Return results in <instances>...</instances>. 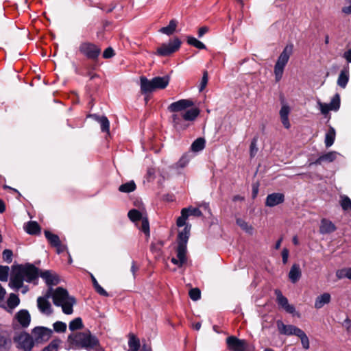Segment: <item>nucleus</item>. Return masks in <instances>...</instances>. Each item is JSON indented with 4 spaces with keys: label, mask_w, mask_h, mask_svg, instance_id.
I'll return each mask as SVG.
<instances>
[{
    "label": "nucleus",
    "mask_w": 351,
    "mask_h": 351,
    "mask_svg": "<svg viewBox=\"0 0 351 351\" xmlns=\"http://www.w3.org/2000/svg\"><path fill=\"white\" fill-rule=\"evenodd\" d=\"M51 293V289H49L45 296L38 297L37 299V306L39 311L45 315H50L52 313L51 305L48 300Z\"/></svg>",
    "instance_id": "obj_14"
},
{
    "label": "nucleus",
    "mask_w": 351,
    "mask_h": 351,
    "mask_svg": "<svg viewBox=\"0 0 351 351\" xmlns=\"http://www.w3.org/2000/svg\"><path fill=\"white\" fill-rule=\"evenodd\" d=\"M199 114V110L195 108H191L182 112L186 123L194 121Z\"/></svg>",
    "instance_id": "obj_27"
},
{
    "label": "nucleus",
    "mask_w": 351,
    "mask_h": 351,
    "mask_svg": "<svg viewBox=\"0 0 351 351\" xmlns=\"http://www.w3.org/2000/svg\"><path fill=\"white\" fill-rule=\"evenodd\" d=\"M40 269L31 263L12 266L10 282L8 285H23L24 282L32 283L39 277Z\"/></svg>",
    "instance_id": "obj_1"
},
{
    "label": "nucleus",
    "mask_w": 351,
    "mask_h": 351,
    "mask_svg": "<svg viewBox=\"0 0 351 351\" xmlns=\"http://www.w3.org/2000/svg\"><path fill=\"white\" fill-rule=\"evenodd\" d=\"M95 291L97 293H98L99 295L108 297V296H112V294L108 293L103 287H95Z\"/></svg>",
    "instance_id": "obj_59"
},
{
    "label": "nucleus",
    "mask_w": 351,
    "mask_h": 351,
    "mask_svg": "<svg viewBox=\"0 0 351 351\" xmlns=\"http://www.w3.org/2000/svg\"><path fill=\"white\" fill-rule=\"evenodd\" d=\"M322 156L324 162H331L335 160L337 156H340V154L337 152L332 151Z\"/></svg>",
    "instance_id": "obj_44"
},
{
    "label": "nucleus",
    "mask_w": 351,
    "mask_h": 351,
    "mask_svg": "<svg viewBox=\"0 0 351 351\" xmlns=\"http://www.w3.org/2000/svg\"><path fill=\"white\" fill-rule=\"evenodd\" d=\"M92 117H93L95 120H97L100 123L101 130L102 132H109L110 122L106 117H99L96 114H93Z\"/></svg>",
    "instance_id": "obj_30"
},
{
    "label": "nucleus",
    "mask_w": 351,
    "mask_h": 351,
    "mask_svg": "<svg viewBox=\"0 0 351 351\" xmlns=\"http://www.w3.org/2000/svg\"><path fill=\"white\" fill-rule=\"evenodd\" d=\"M343 58L346 60L348 63L351 62V48L343 53Z\"/></svg>",
    "instance_id": "obj_63"
},
{
    "label": "nucleus",
    "mask_w": 351,
    "mask_h": 351,
    "mask_svg": "<svg viewBox=\"0 0 351 351\" xmlns=\"http://www.w3.org/2000/svg\"><path fill=\"white\" fill-rule=\"evenodd\" d=\"M258 152V147H257V139L253 138L250 147V157L253 158L256 156V154Z\"/></svg>",
    "instance_id": "obj_51"
},
{
    "label": "nucleus",
    "mask_w": 351,
    "mask_h": 351,
    "mask_svg": "<svg viewBox=\"0 0 351 351\" xmlns=\"http://www.w3.org/2000/svg\"><path fill=\"white\" fill-rule=\"evenodd\" d=\"M185 208L188 209L187 214H189V215H193L195 217H201L202 215V211L198 208H193L190 206Z\"/></svg>",
    "instance_id": "obj_52"
},
{
    "label": "nucleus",
    "mask_w": 351,
    "mask_h": 351,
    "mask_svg": "<svg viewBox=\"0 0 351 351\" xmlns=\"http://www.w3.org/2000/svg\"><path fill=\"white\" fill-rule=\"evenodd\" d=\"M67 341L70 347L73 349L104 351L97 337L93 335L89 330L72 333L68 336Z\"/></svg>",
    "instance_id": "obj_2"
},
{
    "label": "nucleus",
    "mask_w": 351,
    "mask_h": 351,
    "mask_svg": "<svg viewBox=\"0 0 351 351\" xmlns=\"http://www.w3.org/2000/svg\"><path fill=\"white\" fill-rule=\"evenodd\" d=\"M11 345V339L5 334H0V351H9Z\"/></svg>",
    "instance_id": "obj_29"
},
{
    "label": "nucleus",
    "mask_w": 351,
    "mask_h": 351,
    "mask_svg": "<svg viewBox=\"0 0 351 351\" xmlns=\"http://www.w3.org/2000/svg\"><path fill=\"white\" fill-rule=\"evenodd\" d=\"M237 224L245 232L252 234L254 228L251 225H249L245 221L242 219H237Z\"/></svg>",
    "instance_id": "obj_37"
},
{
    "label": "nucleus",
    "mask_w": 351,
    "mask_h": 351,
    "mask_svg": "<svg viewBox=\"0 0 351 351\" xmlns=\"http://www.w3.org/2000/svg\"><path fill=\"white\" fill-rule=\"evenodd\" d=\"M129 219L138 226V222L144 217L143 214L136 209H132L128 212Z\"/></svg>",
    "instance_id": "obj_31"
},
{
    "label": "nucleus",
    "mask_w": 351,
    "mask_h": 351,
    "mask_svg": "<svg viewBox=\"0 0 351 351\" xmlns=\"http://www.w3.org/2000/svg\"><path fill=\"white\" fill-rule=\"evenodd\" d=\"M80 52L88 59L97 60L101 53L99 46L89 42H83L79 46Z\"/></svg>",
    "instance_id": "obj_8"
},
{
    "label": "nucleus",
    "mask_w": 351,
    "mask_h": 351,
    "mask_svg": "<svg viewBox=\"0 0 351 351\" xmlns=\"http://www.w3.org/2000/svg\"><path fill=\"white\" fill-rule=\"evenodd\" d=\"M335 230L336 226L331 221L326 219H322L319 226V232L321 234H330L335 231Z\"/></svg>",
    "instance_id": "obj_20"
},
{
    "label": "nucleus",
    "mask_w": 351,
    "mask_h": 351,
    "mask_svg": "<svg viewBox=\"0 0 351 351\" xmlns=\"http://www.w3.org/2000/svg\"><path fill=\"white\" fill-rule=\"evenodd\" d=\"M285 201V195L281 193L269 194L265 200V205L269 207L276 206Z\"/></svg>",
    "instance_id": "obj_18"
},
{
    "label": "nucleus",
    "mask_w": 351,
    "mask_h": 351,
    "mask_svg": "<svg viewBox=\"0 0 351 351\" xmlns=\"http://www.w3.org/2000/svg\"><path fill=\"white\" fill-rule=\"evenodd\" d=\"M296 336L300 339L303 348L308 350L309 348L310 343L306 333L302 329H300Z\"/></svg>",
    "instance_id": "obj_39"
},
{
    "label": "nucleus",
    "mask_w": 351,
    "mask_h": 351,
    "mask_svg": "<svg viewBox=\"0 0 351 351\" xmlns=\"http://www.w3.org/2000/svg\"><path fill=\"white\" fill-rule=\"evenodd\" d=\"M129 351H138L141 344L139 339L134 335H129Z\"/></svg>",
    "instance_id": "obj_28"
},
{
    "label": "nucleus",
    "mask_w": 351,
    "mask_h": 351,
    "mask_svg": "<svg viewBox=\"0 0 351 351\" xmlns=\"http://www.w3.org/2000/svg\"><path fill=\"white\" fill-rule=\"evenodd\" d=\"M208 80V73H207V71H204L203 73V76H202V81H201L199 88V91H202L205 88V87L207 85Z\"/></svg>",
    "instance_id": "obj_55"
},
{
    "label": "nucleus",
    "mask_w": 351,
    "mask_h": 351,
    "mask_svg": "<svg viewBox=\"0 0 351 351\" xmlns=\"http://www.w3.org/2000/svg\"><path fill=\"white\" fill-rule=\"evenodd\" d=\"M60 343L61 341L60 339H53L43 351H58Z\"/></svg>",
    "instance_id": "obj_48"
},
{
    "label": "nucleus",
    "mask_w": 351,
    "mask_h": 351,
    "mask_svg": "<svg viewBox=\"0 0 351 351\" xmlns=\"http://www.w3.org/2000/svg\"><path fill=\"white\" fill-rule=\"evenodd\" d=\"M24 229L29 234H37L40 232V226L34 221H30L25 223Z\"/></svg>",
    "instance_id": "obj_24"
},
{
    "label": "nucleus",
    "mask_w": 351,
    "mask_h": 351,
    "mask_svg": "<svg viewBox=\"0 0 351 351\" xmlns=\"http://www.w3.org/2000/svg\"><path fill=\"white\" fill-rule=\"evenodd\" d=\"M169 80V77L167 75L155 77L152 80H148L147 77L142 76L140 78L141 92L146 94L156 89H164L168 86Z\"/></svg>",
    "instance_id": "obj_5"
},
{
    "label": "nucleus",
    "mask_w": 351,
    "mask_h": 351,
    "mask_svg": "<svg viewBox=\"0 0 351 351\" xmlns=\"http://www.w3.org/2000/svg\"><path fill=\"white\" fill-rule=\"evenodd\" d=\"M10 268L8 266L0 265V280L7 282L9 276Z\"/></svg>",
    "instance_id": "obj_47"
},
{
    "label": "nucleus",
    "mask_w": 351,
    "mask_h": 351,
    "mask_svg": "<svg viewBox=\"0 0 351 351\" xmlns=\"http://www.w3.org/2000/svg\"><path fill=\"white\" fill-rule=\"evenodd\" d=\"M228 350L230 351H250L247 342L245 339H240L234 336L226 339Z\"/></svg>",
    "instance_id": "obj_10"
},
{
    "label": "nucleus",
    "mask_w": 351,
    "mask_h": 351,
    "mask_svg": "<svg viewBox=\"0 0 351 351\" xmlns=\"http://www.w3.org/2000/svg\"><path fill=\"white\" fill-rule=\"evenodd\" d=\"M301 276V270L299 265L294 264L289 271V277L292 283H295Z\"/></svg>",
    "instance_id": "obj_25"
},
{
    "label": "nucleus",
    "mask_w": 351,
    "mask_h": 351,
    "mask_svg": "<svg viewBox=\"0 0 351 351\" xmlns=\"http://www.w3.org/2000/svg\"><path fill=\"white\" fill-rule=\"evenodd\" d=\"M349 80V69L348 67L344 68L339 73L337 79V84L345 88Z\"/></svg>",
    "instance_id": "obj_23"
},
{
    "label": "nucleus",
    "mask_w": 351,
    "mask_h": 351,
    "mask_svg": "<svg viewBox=\"0 0 351 351\" xmlns=\"http://www.w3.org/2000/svg\"><path fill=\"white\" fill-rule=\"evenodd\" d=\"M136 189V184L134 181H130L125 184H121L119 190L123 193H130Z\"/></svg>",
    "instance_id": "obj_38"
},
{
    "label": "nucleus",
    "mask_w": 351,
    "mask_h": 351,
    "mask_svg": "<svg viewBox=\"0 0 351 351\" xmlns=\"http://www.w3.org/2000/svg\"><path fill=\"white\" fill-rule=\"evenodd\" d=\"M45 235L52 246H57L60 245V240L58 235L51 233L48 230L45 231Z\"/></svg>",
    "instance_id": "obj_34"
},
{
    "label": "nucleus",
    "mask_w": 351,
    "mask_h": 351,
    "mask_svg": "<svg viewBox=\"0 0 351 351\" xmlns=\"http://www.w3.org/2000/svg\"><path fill=\"white\" fill-rule=\"evenodd\" d=\"M208 32V27L204 26L199 29L198 30V36L199 38L202 37L206 33Z\"/></svg>",
    "instance_id": "obj_62"
},
{
    "label": "nucleus",
    "mask_w": 351,
    "mask_h": 351,
    "mask_svg": "<svg viewBox=\"0 0 351 351\" xmlns=\"http://www.w3.org/2000/svg\"><path fill=\"white\" fill-rule=\"evenodd\" d=\"M13 340L16 344V347L24 351H30L34 347V342L33 338L27 332L16 333L14 336Z\"/></svg>",
    "instance_id": "obj_7"
},
{
    "label": "nucleus",
    "mask_w": 351,
    "mask_h": 351,
    "mask_svg": "<svg viewBox=\"0 0 351 351\" xmlns=\"http://www.w3.org/2000/svg\"><path fill=\"white\" fill-rule=\"evenodd\" d=\"M330 295L328 293H324L315 299V308L319 309L322 308L325 304H328L330 302Z\"/></svg>",
    "instance_id": "obj_22"
},
{
    "label": "nucleus",
    "mask_w": 351,
    "mask_h": 351,
    "mask_svg": "<svg viewBox=\"0 0 351 351\" xmlns=\"http://www.w3.org/2000/svg\"><path fill=\"white\" fill-rule=\"evenodd\" d=\"M178 23V22L177 20L172 19L170 21V22L167 26L162 27L159 30V32L162 34H166L167 36H170L176 32Z\"/></svg>",
    "instance_id": "obj_26"
},
{
    "label": "nucleus",
    "mask_w": 351,
    "mask_h": 351,
    "mask_svg": "<svg viewBox=\"0 0 351 351\" xmlns=\"http://www.w3.org/2000/svg\"><path fill=\"white\" fill-rule=\"evenodd\" d=\"M342 12L346 14H351V1L348 5H346L342 8Z\"/></svg>",
    "instance_id": "obj_64"
},
{
    "label": "nucleus",
    "mask_w": 351,
    "mask_h": 351,
    "mask_svg": "<svg viewBox=\"0 0 351 351\" xmlns=\"http://www.w3.org/2000/svg\"><path fill=\"white\" fill-rule=\"evenodd\" d=\"M181 42L176 38L170 40L168 43H163L157 49L156 54L160 56H168L176 52L180 47Z\"/></svg>",
    "instance_id": "obj_9"
},
{
    "label": "nucleus",
    "mask_w": 351,
    "mask_h": 351,
    "mask_svg": "<svg viewBox=\"0 0 351 351\" xmlns=\"http://www.w3.org/2000/svg\"><path fill=\"white\" fill-rule=\"evenodd\" d=\"M205 139L203 138H197L191 145V149L193 152H198L205 147Z\"/></svg>",
    "instance_id": "obj_33"
},
{
    "label": "nucleus",
    "mask_w": 351,
    "mask_h": 351,
    "mask_svg": "<svg viewBox=\"0 0 351 351\" xmlns=\"http://www.w3.org/2000/svg\"><path fill=\"white\" fill-rule=\"evenodd\" d=\"M277 327L279 332L285 335H297L300 328L293 325H286L281 320L277 321Z\"/></svg>",
    "instance_id": "obj_16"
},
{
    "label": "nucleus",
    "mask_w": 351,
    "mask_h": 351,
    "mask_svg": "<svg viewBox=\"0 0 351 351\" xmlns=\"http://www.w3.org/2000/svg\"><path fill=\"white\" fill-rule=\"evenodd\" d=\"M114 56V49L112 47L106 48L103 52V58L106 59H108L112 58Z\"/></svg>",
    "instance_id": "obj_57"
},
{
    "label": "nucleus",
    "mask_w": 351,
    "mask_h": 351,
    "mask_svg": "<svg viewBox=\"0 0 351 351\" xmlns=\"http://www.w3.org/2000/svg\"><path fill=\"white\" fill-rule=\"evenodd\" d=\"M84 325L82 322V319L80 317H76L72 321L70 322L69 328L71 331H75L76 330H80L83 328Z\"/></svg>",
    "instance_id": "obj_36"
},
{
    "label": "nucleus",
    "mask_w": 351,
    "mask_h": 351,
    "mask_svg": "<svg viewBox=\"0 0 351 351\" xmlns=\"http://www.w3.org/2000/svg\"><path fill=\"white\" fill-rule=\"evenodd\" d=\"M191 226L186 225L184 229L178 233V245L176 247V258H171V263L181 267L187 261V243L190 235Z\"/></svg>",
    "instance_id": "obj_3"
},
{
    "label": "nucleus",
    "mask_w": 351,
    "mask_h": 351,
    "mask_svg": "<svg viewBox=\"0 0 351 351\" xmlns=\"http://www.w3.org/2000/svg\"><path fill=\"white\" fill-rule=\"evenodd\" d=\"M20 303V300L18 295L14 293H11L7 301V306L11 310L16 308Z\"/></svg>",
    "instance_id": "obj_35"
},
{
    "label": "nucleus",
    "mask_w": 351,
    "mask_h": 351,
    "mask_svg": "<svg viewBox=\"0 0 351 351\" xmlns=\"http://www.w3.org/2000/svg\"><path fill=\"white\" fill-rule=\"evenodd\" d=\"M336 276L339 279L347 278L351 280V267L337 270Z\"/></svg>",
    "instance_id": "obj_41"
},
{
    "label": "nucleus",
    "mask_w": 351,
    "mask_h": 351,
    "mask_svg": "<svg viewBox=\"0 0 351 351\" xmlns=\"http://www.w3.org/2000/svg\"><path fill=\"white\" fill-rule=\"evenodd\" d=\"M53 304L56 306H61L64 313L71 315L73 312V306L75 303L74 298L69 295L68 291L58 287L53 293H51Z\"/></svg>",
    "instance_id": "obj_4"
},
{
    "label": "nucleus",
    "mask_w": 351,
    "mask_h": 351,
    "mask_svg": "<svg viewBox=\"0 0 351 351\" xmlns=\"http://www.w3.org/2000/svg\"><path fill=\"white\" fill-rule=\"evenodd\" d=\"M34 342L37 343L47 341L51 336L52 330L45 327L38 326L33 329Z\"/></svg>",
    "instance_id": "obj_12"
},
{
    "label": "nucleus",
    "mask_w": 351,
    "mask_h": 351,
    "mask_svg": "<svg viewBox=\"0 0 351 351\" xmlns=\"http://www.w3.org/2000/svg\"><path fill=\"white\" fill-rule=\"evenodd\" d=\"M6 294L5 290L3 287H0V307L6 308L5 303L4 301V298Z\"/></svg>",
    "instance_id": "obj_58"
},
{
    "label": "nucleus",
    "mask_w": 351,
    "mask_h": 351,
    "mask_svg": "<svg viewBox=\"0 0 351 351\" xmlns=\"http://www.w3.org/2000/svg\"><path fill=\"white\" fill-rule=\"evenodd\" d=\"M290 112V108L287 104H283L280 110V117L282 121V125L287 129H289L291 127V124L289 120V114Z\"/></svg>",
    "instance_id": "obj_21"
},
{
    "label": "nucleus",
    "mask_w": 351,
    "mask_h": 351,
    "mask_svg": "<svg viewBox=\"0 0 351 351\" xmlns=\"http://www.w3.org/2000/svg\"><path fill=\"white\" fill-rule=\"evenodd\" d=\"M14 318L23 328H27L30 324L31 317L27 310H20L16 313Z\"/></svg>",
    "instance_id": "obj_19"
},
{
    "label": "nucleus",
    "mask_w": 351,
    "mask_h": 351,
    "mask_svg": "<svg viewBox=\"0 0 351 351\" xmlns=\"http://www.w3.org/2000/svg\"><path fill=\"white\" fill-rule=\"evenodd\" d=\"M335 130L333 128L330 127L325 136V145L326 147H330L332 145L335 140Z\"/></svg>",
    "instance_id": "obj_32"
},
{
    "label": "nucleus",
    "mask_w": 351,
    "mask_h": 351,
    "mask_svg": "<svg viewBox=\"0 0 351 351\" xmlns=\"http://www.w3.org/2000/svg\"><path fill=\"white\" fill-rule=\"evenodd\" d=\"M343 326L346 329L348 332H351V320L349 318H346L344 320Z\"/></svg>",
    "instance_id": "obj_61"
},
{
    "label": "nucleus",
    "mask_w": 351,
    "mask_h": 351,
    "mask_svg": "<svg viewBox=\"0 0 351 351\" xmlns=\"http://www.w3.org/2000/svg\"><path fill=\"white\" fill-rule=\"evenodd\" d=\"M187 43L190 45H192L199 49H206V45L201 41L193 36H188Z\"/></svg>",
    "instance_id": "obj_40"
},
{
    "label": "nucleus",
    "mask_w": 351,
    "mask_h": 351,
    "mask_svg": "<svg viewBox=\"0 0 351 351\" xmlns=\"http://www.w3.org/2000/svg\"><path fill=\"white\" fill-rule=\"evenodd\" d=\"M141 225L139 226V229L145 233L147 237L149 236V223L147 218L144 217L141 220Z\"/></svg>",
    "instance_id": "obj_45"
},
{
    "label": "nucleus",
    "mask_w": 351,
    "mask_h": 351,
    "mask_svg": "<svg viewBox=\"0 0 351 351\" xmlns=\"http://www.w3.org/2000/svg\"><path fill=\"white\" fill-rule=\"evenodd\" d=\"M189 159L186 155H184L181 157L179 161L176 163L177 167L183 168L186 166L189 163Z\"/></svg>",
    "instance_id": "obj_54"
},
{
    "label": "nucleus",
    "mask_w": 351,
    "mask_h": 351,
    "mask_svg": "<svg viewBox=\"0 0 351 351\" xmlns=\"http://www.w3.org/2000/svg\"><path fill=\"white\" fill-rule=\"evenodd\" d=\"M330 106V110L337 111L339 109L340 107V96L339 94H336L331 99L330 102L328 104Z\"/></svg>",
    "instance_id": "obj_42"
},
{
    "label": "nucleus",
    "mask_w": 351,
    "mask_h": 351,
    "mask_svg": "<svg viewBox=\"0 0 351 351\" xmlns=\"http://www.w3.org/2000/svg\"><path fill=\"white\" fill-rule=\"evenodd\" d=\"M318 105L319 106V110L323 114H327L330 110V106L328 104L322 103L318 101Z\"/></svg>",
    "instance_id": "obj_56"
},
{
    "label": "nucleus",
    "mask_w": 351,
    "mask_h": 351,
    "mask_svg": "<svg viewBox=\"0 0 351 351\" xmlns=\"http://www.w3.org/2000/svg\"><path fill=\"white\" fill-rule=\"evenodd\" d=\"M340 204L343 210L351 211V199L348 196H341Z\"/></svg>",
    "instance_id": "obj_46"
},
{
    "label": "nucleus",
    "mask_w": 351,
    "mask_h": 351,
    "mask_svg": "<svg viewBox=\"0 0 351 351\" xmlns=\"http://www.w3.org/2000/svg\"><path fill=\"white\" fill-rule=\"evenodd\" d=\"M293 45H287L278 58L274 71L276 82H279L282 79L285 67L293 53Z\"/></svg>",
    "instance_id": "obj_6"
},
{
    "label": "nucleus",
    "mask_w": 351,
    "mask_h": 351,
    "mask_svg": "<svg viewBox=\"0 0 351 351\" xmlns=\"http://www.w3.org/2000/svg\"><path fill=\"white\" fill-rule=\"evenodd\" d=\"M289 252V250L287 248H284L282 251V263L284 264H286L288 261Z\"/></svg>",
    "instance_id": "obj_60"
},
{
    "label": "nucleus",
    "mask_w": 351,
    "mask_h": 351,
    "mask_svg": "<svg viewBox=\"0 0 351 351\" xmlns=\"http://www.w3.org/2000/svg\"><path fill=\"white\" fill-rule=\"evenodd\" d=\"M39 276L44 280L47 285H56L61 282L60 276L51 270H46L43 272L39 271Z\"/></svg>",
    "instance_id": "obj_15"
},
{
    "label": "nucleus",
    "mask_w": 351,
    "mask_h": 351,
    "mask_svg": "<svg viewBox=\"0 0 351 351\" xmlns=\"http://www.w3.org/2000/svg\"><path fill=\"white\" fill-rule=\"evenodd\" d=\"M275 294L276 295V302L280 307L287 313L300 317V315L296 312L294 306L289 304L287 298L282 294V292L279 289L275 290Z\"/></svg>",
    "instance_id": "obj_11"
},
{
    "label": "nucleus",
    "mask_w": 351,
    "mask_h": 351,
    "mask_svg": "<svg viewBox=\"0 0 351 351\" xmlns=\"http://www.w3.org/2000/svg\"><path fill=\"white\" fill-rule=\"evenodd\" d=\"M194 102L191 99H182L171 103L168 106V110L171 112L182 113L189 108L192 107Z\"/></svg>",
    "instance_id": "obj_13"
},
{
    "label": "nucleus",
    "mask_w": 351,
    "mask_h": 351,
    "mask_svg": "<svg viewBox=\"0 0 351 351\" xmlns=\"http://www.w3.org/2000/svg\"><path fill=\"white\" fill-rule=\"evenodd\" d=\"M53 326L54 330L57 332H64L66 330V324L62 322H56Z\"/></svg>",
    "instance_id": "obj_50"
},
{
    "label": "nucleus",
    "mask_w": 351,
    "mask_h": 351,
    "mask_svg": "<svg viewBox=\"0 0 351 351\" xmlns=\"http://www.w3.org/2000/svg\"><path fill=\"white\" fill-rule=\"evenodd\" d=\"M12 252L10 250H4L3 252V259L8 263H10L12 261Z\"/></svg>",
    "instance_id": "obj_53"
},
{
    "label": "nucleus",
    "mask_w": 351,
    "mask_h": 351,
    "mask_svg": "<svg viewBox=\"0 0 351 351\" xmlns=\"http://www.w3.org/2000/svg\"><path fill=\"white\" fill-rule=\"evenodd\" d=\"M188 209L182 208L181 210V216L179 217L177 219V226L178 227H182L185 225L186 220L189 216V214H187Z\"/></svg>",
    "instance_id": "obj_43"
},
{
    "label": "nucleus",
    "mask_w": 351,
    "mask_h": 351,
    "mask_svg": "<svg viewBox=\"0 0 351 351\" xmlns=\"http://www.w3.org/2000/svg\"><path fill=\"white\" fill-rule=\"evenodd\" d=\"M189 297L193 301H197L201 298V291L197 287L192 288L189 292Z\"/></svg>",
    "instance_id": "obj_49"
},
{
    "label": "nucleus",
    "mask_w": 351,
    "mask_h": 351,
    "mask_svg": "<svg viewBox=\"0 0 351 351\" xmlns=\"http://www.w3.org/2000/svg\"><path fill=\"white\" fill-rule=\"evenodd\" d=\"M171 115V123L177 130H184L186 129L189 124L186 123L182 113H175Z\"/></svg>",
    "instance_id": "obj_17"
}]
</instances>
